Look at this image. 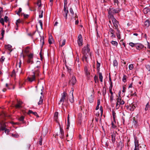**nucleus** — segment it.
I'll return each mask as SVG.
<instances>
[{
    "label": "nucleus",
    "instance_id": "1",
    "mask_svg": "<svg viewBox=\"0 0 150 150\" xmlns=\"http://www.w3.org/2000/svg\"><path fill=\"white\" fill-rule=\"evenodd\" d=\"M89 45H87L86 46L84 47L83 48L82 52L84 56L83 60H85L87 61V59L89 55L90 57L91 56V54L89 52L90 49L89 48Z\"/></svg>",
    "mask_w": 150,
    "mask_h": 150
},
{
    "label": "nucleus",
    "instance_id": "2",
    "mask_svg": "<svg viewBox=\"0 0 150 150\" xmlns=\"http://www.w3.org/2000/svg\"><path fill=\"white\" fill-rule=\"evenodd\" d=\"M39 69V66H37L35 68V72H33V74L30 75V77H28V79L29 81L30 82L35 80V77L39 75L38 71Z\"/></svg>",
    "mask_w": 150,
    "mask_h": 150
},
{
    "label": "nucleus",
    "instance_id": "3",
    "mask_svg": "<svg viewBox=\"0 0 150 150\" xmlns=\"http://www.w3.org/2000/svg\"><path fill=\"white\" fill-rule=\"evenodd\" d=\"M112 22L116 30L117 36L118 38L120 40L121 39V37L120 36V32L118 29L117 28L118 25V22L116 20V19L114 18L113 17H112Z\"/></svg>",
    "mask_w": 150,
    "mask_h": 150
},
{
    "label": "nucleus",
    "instance_id": "4",
    "mask_svg": "<svg viewBox=\"0 0 150 150\" xmlns=\"http://www.w3.org/2000/svg\"><path fill=\"white\" fill-rule=\"evenodd\" d=\"M121 94V92L120 91L118 93V96H117V98L116 100L117 103L116 108L117 109L119 108L120 105H123L125 103L124 102L123 100H122Z\"/></svg>",
    "mask_w": 150,
    "mask_h": 150
},
{
    "label": "nucleus",
    "instance_id": "5",
    "mask_svg": "<svg viewBox=\"0 0 150 150\" xmlns=\"http://www.w3.org/2000/svg\"><path fill=\"white\" fill-rule=\"evenodd\" d=\"M120 11V9L117 8L116 9H114L113 8L110 9L109 10V11L108 13L109 14V18H110V20H109V22L110 23H111V21L112 20V17L114 18L113 16V14L115 13H118Z\"/></svg>",
    "mask_w": 150,
    "mask_h": 150
},
{
    "label": "nucleus",
    "instance_id": "6",
    "mask_svg": "<svg viewBox=\"0 0 150 150\" xmlns=\"http://www.w3.org/2000/svg\"><path fill=\"white\" fill-rule=\"evenodd\" d=\"M77 42L79 46H81L82 45L83 39L82 36L81 35H79L78 36Z\"/></svg>",
    "mask_w": 150,
    "mask_h": 150
},
{
    "label": "nucleus",
    "instance_id": "7",
    "mask_svg": "<svg viewBox=\"0 0 150 150\" xmlns=\"http://www.w3.org/2000/svg\"><path fill=\"white\" fill-rule=\"evenodd\" d=\"M76 82V79L74 76H73L71 80L69 81V83L70 85H74Z\"/></svg>",
    "mask_w": 150,
    "mask_h": 150
},
{
    "label": "nucleus",
    "instance_id": "8",
    "mask_svg": "<svg viewBox=\"0 0 150 150\" xmlns=\"http://www.w3.org/2000/svg\"><path fill=\"white\" fill-rule=\"evenodd\" d=\"M135 47L137 50H140L143 48V45L139 43H135Z\"/></svg>",
    "mask_w": 150,
    "mask_h": 150
},
{
    "label": "nucleus",
    "instance_id": "9",
    "mask_svg": "<svg viewBox=\"0 0 150 150\" xmlns=\"http://www.w3.org/2000/svg\"><path fill=\"white\" fill-rule=\"evenodd\" d=\"M67 94L65 92H64L62 95V97L60 100V102H63L65 99V97L66 96Z\"/></svg>",
    "mask_w": 150,
    "mask_h": 150
},
{
    "label": "nucleus",
    "instance_id": "10",
    "mask_svg": "<svg viewBox=\"0 0 150 150\" xmlns=\"http://www.w3.org/2000/svg\"><path fill=\"white\" fill-rule=\"evenodd\" d=\"M42 92L40 93L41 96H40L39 101L38 103V104L39 105L42 104V103L43 98V96L42 95Z\"/></svg>",
    "mask_w": 150,
    "mask_h": 150
},
{
    "label": "nucleus",
    "instance_id": "11",
    "mask_svg": "<svg viewBox=\"0 0 150 150\" xmlns=\"http://www.w3.org/2000/svg\"><path fill=\"white\" fill-rule=\"evenodd\" d=\"M73 90L71 91L69 93V95L71 97V99H70L69 100L71 103L74 102L73 96Z\"/></svg>",
    "mask_w": 150,
    "mask_h": 150
},
{
    "label": "nucleus",
    "instance_id": "12",
    "mask_svg": "<svg viewBox=\"0 0 150 150\" xmlns=\"http://www.w3.org/2000/svg\"><path fill=\"white\" fill-rule=\"evenodd\" d=\"M12 46L10 45H5V48L6 49L8 50L11 52L12 51L11 50Z\"/></svg>",
    "mask_w": 150,
    "mask_h": 150
},
{
    "label": "nucleus",
    "instance_id": "13",
    "mask_svg": "<svg viewBox=\"0 0 150 150\" xmlns=\"http://www.w3.org/2000/svg\"><path fill=\"white\" fill-rule=\"evenodd\" d=\"M111 136L112 137V141L113 143H114L115 142V135L114 133H111Z\"/></svg>",
    "mask_w": 150,
    "mask_h": 150
},
{
    "label": "nucleus",
    "instance_id": "14",
    "mask_svg": "<svg viewBox=\"0 0 150 150\" xmlns=\"http://www.w3.org/2000/svg\"><path fill=\"white\" fill-rule=\"evenodd\" d=\"M100 113H99L98 112L97 113H96V115L97 116H98V117L99 116L100 114H101V115H102V113H103V110L101 106H100Z\"/></svg>",
    "mask_w": 150,
    "mask_h": 150
},
{
    "label": "nucleus",
    "instance_id": "15",
    "mask_svg": "<svg viewBox=\"0 0 150 150\" xmlns=\"http://www.w3.org/2000/svg\"><path fill=\"white\" fill-rule=\"evenodd\" d=\"M123 146V145L121 142H120L118 144V147L120 149V150H121L122 147Z\"/></svg>",
    "mask_w": 150,
    "mask_h": 150
},
{
    "label": "nucleus",
    "instance_id": "16",
    "mask_svg": "<svg viewBox=\"0 0 150 150\" xmlns=\"http://www.w3.org/2000/svg\"><path fill=\"white\" fill-rule=\"evenodd\" d=\"M28 113L29 114H32L36 116H38V114L37 112H33L31 110H29L28 112Z\"/></svg>",
    "mask_w": 150,
    "mask_h": 150
},
{
    "label": "nucleus",
    "instance_id": "17",
    "mask_svg": "<svg viewBox=\"0 0 150 150\" xmlns=\"http://www.w3.org/2000/svg\"><path fill=\"white\" fill-rule=\"evenodd\" d=\"M134 144L135 147H139L138 140L136 138H134Z\"/></svg>",
    "mask_w": 150,
    "mask_h": 150
},
{
    "label": "nucleus",
    "instance_id": "18",
    "mask_svg": "<svg viewBox=\"0 0 150 150\" xmlns=\"http://www.w3.org/2000/svg\"><path fill=\"white\" fill-rule=\"evenodd\" d=\"M48 41L49 43L50 44L52 43L53 42V39L52 36L50 37Z\"/></svg>",
    "mask_w": 150,
    "mask_h": 150
},
{
    "label": "nucleus",
    "instance_id": "19",
    "mask_svg": "<svg viewBox=\"0 0 150 150\" xmlns=\"http://www.w3.org/2000/svg\"><path fill=\"white\" fill-rule=\"evenodd\" d=\"M66 42V40L65 39L63 40L62 42H59V44H60V45L62 47L65 44Z\"/></svg>",
    "mask_w": 150,
    "mask_h": 150
},
{
    "label": "nucleus",
    "instance_id": "20",
    "mask_svg": "<svg viewBox=\"0 0 150 150\" xmlns=\"http://www.w3.org/2000/svg\"><path fill=\"white\" fill-rule=\"evenodd\" d=\"M84 71L86 75L88 76L89 75V72L87 68L86 67H85Z\"/></svg>",
    "mask_w": 150,
    "mask_h": 150
},
{
    "label": "nucleus",
    "instance_id": "21",
    "mask_svg": "<svg viewBox=\"0 0 150 150\" xmlns=\"http://www.w3.org/2000/svg\"><path fill=\"white\" fill-rule=\"evenodd\" d=\"M144 25L147 27L149 26L150 25V23L149 21H146L144 23Z\"/></svg>",
    "mask_w": 150,
    "mask_h": 150
},
{
    "label": "nucleus",
    "instance_id": "22",
    "mask_svg": "<svg viewBox=\"0 0 150 150\" xmlns=\"http://www.w3.org/2000/svg\"><path fill=\"white\" fill-rule=\"evenodd\" d=\"M149 11V9L147 8H145L143 10V12L145 14L147 13Z\"/></svg>",
    "mask_w": 150,
    "mask_h": 150
},
{
    "label": "nucleus",
    "instance_id": "23",
    "mask_svg": "<svg viewBox=\"0 0 150 150\" xmlns=\"http://www.w3.org/2000/svg\"><path fill=\"white\" fill-rule=\"evenodd\" d=\"M100 104V101L99 99H98V102H97V105L96 106V110H97L99 108V106Z\"/></svg>",
    "mask_w": 150,
    "mask_h": 150
},
{
    "label": "nucleus",
    "instance_id": "24",
    "mask_svg": "<svg viewBox=\"0 0 150 150\" xmlns=\"http://www.w3.org/2000/svg\"><path fill=\"white\" fill-rule=\"evenodd\" d=\"M58 113L57 112H55L54 116V118L56 121H57V120L58 118Z\"/></svg>",
    "mask_w": 150,
    "mask_h": 150
},
{
    "label": "nucleus",
    "instance_id": "25",
    "mask_svg": "<svg viewBox=\"0 0 150 150\" xmlns=\"http://www.w3.org/2000/svg\"><path fill=\"white\" fill-rule=\"evenodd\" d=\"M111 43L113 45L117 46L118 45L117 42L116 41H112Z\"/></svg>",
    "mask_w": 150,
    "mask_h": 150
},
{
    "label": "nucleus",
    "instance_id": "26",
    "mask_svg": "<svg viewBox=\"0 0 150 150\" xmlns=\"http://www.w3.org/2000/svg\"><path fill=\"white\" fill-rule=\"evenodd\" d=\"M93 100V97L92 95H91L89 98V101L90 103H92Z\"/></svg>",
    "mask_w": 150,
    "mask_h": 150
},
{
    "label": "nucleus",
    "instance_id": "27",
    "mask_svg": "<svg viewBox=\"0 0 150 150\" xmlns=\"http://www.w3.org/2000/svg\"><path fill=\"white\" fill-rule=\"evenodd\" d=\"M99 78L101 82L103 81V76L101 73H100L99 74Z\"/></svg>",
    "mask_w": 150,
    "mask_h": 150
},
{
    "label": "nucleus",
    "instance_id": "28",
    "mask_svg": "<svg viewBox=\"0 0 150 150\" xmlns=\"http://www.w3.org/2000/svg\"><path fill=\"white\" fill-rule=\"evenodd\" d=\"M60 133L61 134V135H60V137L61 138H62L63 137L64 135V132L62 129L61 128L60 129Z\"/></svg>",
    "mask_w": 150,
    "mask_h": 150
},
{
    "label": "nucleus",
    "instance_id": "29",
    "mask_svg": "<svg viewBox=\"0 0 150 150\" xmlns=\"http://www.w3.org/2000/svg\"><path fill=\"white\" fill-rule=\"evenodd\" d=\"M22 104V102H19L18 104H17L16 105V108H20L21 107V105Z\"/></svg>",
    "mask_w": 150,
    "mask_h": 150
},
{
    "label": "nucleus",
    "instance_id": "30",
    "mask_svg": "<svg viewBox=\"0 0 150 150\" xmlns=\"http://www.w3.org/2000/svg\"><path fill=\"white\" fill-rule=\"evenodd\" d=\"M113 65L115 67H117L118 65V63L116 60H114L113 62Z\"/></svg>",
    "mask_w": 150,
    "mask_h": 150
},
{
    "label": "nucleus",
    "instance_id": "31",
    "mask_svg": "<svg viewBox=\"0 0 150 150\" xmlns=\"http://www.w3.org/2000/svg\"><path fill=\"white\" fill-rule=\"evenodd\" d=\"M67 6L66 5L64 6V12L65 13L67 14V13H68V11L66 9Z\"/></svg>",
    "mask_w": 150,
    "mask_h": 150
},
{
    "label": "nucleus",
    "instance_id": "32",
    "mask_svg": "<svg viewBox=\"0 0 150 150\" xmlns=\"http://www.w3.org/2000/svg\"><path fill=\"white\" fill-rule=\"evenodd\" d=\"M115 122H112L111 123L112 127L113 128H115L116 127V126L115 125Z\"/></svg>",
    "mask_w": 150,
    "mask_h": 150
},
{
    "label": "nucleus",
    "instance_id": "33",
    "mask_svg": "<svg viewBox=\"0 0 150 150\" xmlns=\"http://www.w3.org/2000/svg\"><path fill=\"white\" fill-rule=\"evenodd\" d=\"M134 68V66L132 64H131L129 65V70H132Z\"/></svg>",
    "mask_w": 150,
    "mask_h": 150
},
{
    "label": "nucleus",
    "instance_id": "34",
    "mask_svg": "<svg viewBox=\"0 0 150 150\" xmlns=\"http://www.w3.org/2000/svg\"><path fill=\"white\" fill-rule=\"evenodd\" d=\"M110 102L111 103H112V101L113 100V95H111L110 96Z\"/></svg>",
    "mask_w": 150,
    "mask_h": 150
},
{
    "label": "nucleus",
    "instance_id": "35",
    "mask_svg": "<svg viewBox=\"0 0 150 150\" xmlns=\"http://www.w3.org/2000/svg\"><path fill=\"white\" fill-rule=\"evenodd\" d=\"M4 33H5L4 30H2V32H1V35H2V37L1 38V40H2V38H3V37H4Z\"/></svg>",
    "mask_w": 150,
    "mask_h": 150
},
{
    "label": "nucleus",
    "instance_id": "36",
    "mask_svg": "<svg viewBox=\"0 0 150 150\" xmlns=\"http://www.w3.org/2000/svg\"><path fill=\"white\" fill-rule=\"evenodd\" d=\"M0 22L3 25H4V21L3 18H1L0 19Z\"/></svg>",
    "mask_w": 150,
    "mask_h": 150
},
{
    "label": "nucleus",
    "instance_id": "37",
    "mask_svg": "<svg viewBox=\"0 0 150 150\" xmlns=\"http://www.w3.org/2000/svg\"><path fill=\"white\" fill-rule=\"evenodd\" d=\"M37 5L38 6L40 7L41 5V1L40 0H38L37 2Z\"/></svg>",
    "mask_w": 150,
    "mask_h": 150
},
{
    "label": "nucleus",
    "instance_id": "38",
    "mask_svg": "<svg viewBox=\"0 0 150 150\" xmlns=\"http://www.w3.org/2000/svg\"><path fill=\"white\" fill-rule=\"evenodd\" d=\"M94 79L95 83H96L97 82H98V77L97 76H95Z\"/></svg>",
    "mask_w": 150,
    "mask_h": 150
},
{
    "label": "nucleus",
    "instance_id": "39",
    "mask_svg": "<svg viewBox=\"0 0 150 150\" xmlns=\"http://www.w3.org/2000/svg\"><path fill=\"white\" fill-rule=\"evenodd\" d=\"M29 48L28 47H26L25 50L24 52L26 53H27L29 51Z\"/></svg>",
    "mask_w": 150,
    "mask_h": 150
},
{
    "label": "nucleus",
    "instance_id": "40",
    "mask_svg": "<svg viewBox=\"0 0 150 150\" xmlns=\"http://www.w3.org/2000/svg\"><path fill=\"white\" fill-rule=\"evenodd\" d=\"M149 103H147L146 105V107L145 108V110L146 111L148 110V108L149 107Z\"/></svg>",
    "mask_w": 150,
    "mask_h": 150
},
{
    "label": "nucleus",
    "instance_id": "41",
    "mask_svg": "<svg viewBox=\"0 0 150 150\" xmlns=\"http://www.w3.org/2000/svg\"><path fill=\"white\" fill-rule=\"evenodd\" d=\"M126 78L127 76L126 75H124L122 79L123 81L124 82H126Z\"/></svg>",
    "mask_w": 150,
    "mask_h": 150
},
{
    "label": "nucleus",
    "instance_id": "42",
    "mask_svg": "<svg viewBox=\"0 0 150 150\" xmlns=\"http://www.w3.org/2000/svg\"><path fill=\"white\" fill-rule=\"evenodd\" d=\"M129 45L132 47H135V43H134L132 42H130L129 43Z\"/></svg>",
    "mask_w": 150,
    "mask_h": 150
},
{
    "label": "nucleus",
    "instance_id": "43",
    "mask_svg": "<svg viewBox=\"0 0 150 150\" xmlns=\"http://www.w3.org/2000/svg\"><path fill=\"white\" fill-rule=\"evenodd\" d=\"M40 42L43 45L44 44V39L43 37H41L40 38Z\"/></svg>",
    "mask_w": 150,
    "mask_h": 150
},
{
    "label": "nucleus",
    "instance_id": "44",
    "mask_svg": "<svg viewBox=\"0 0 150 150\" xmlns=\"http://www.w3.org/2000/svg\"><path fill=\"white\" fill-rule=\"evenodd\" d=\"M68 124L67 125V129H68V128H69V115H68Z\"/></svg>",
    "mask_w": 150,
    "mask_h": 150
},
{
    "label": "nucleus",
    "instance_id": "45",
    "mask_svg": "<svg viewBox=\"0 0 150 150\" xmlns=\"http://www.w3.org/2000/svg\"><path fill=\"white\" fill-rule=\"evenodd\" d=\"M39 23L40 24V25L41 28L42 29V21L41 20H40L39 21Z\"/></svg>",
    "mask_w": 150,
    "mask_h": 150
},
{
    "label": "nucleus",
    "instance_id": "46",
    "mask_svg": "<svg viewBox=\"0 0 150 150\" xmlns=\"http://www.w3.org/2000/svg\"><path fill=\"white\" fill-rule=\"evenodd\" d=\"M146 69L150 72V66L149 65H147L146 66Z\"/></svg>",
    "mask_w": 150,
    "mask_h": 150
},
{
    "label": "nucleus",
    "instance_id": "47",
    "mask_svg": "<svg viewBox=\"0 0 150 150\" xmlns=\"http://www.w3.org/2000/svg\"><path fill=\"white\" fill-rule=\"evenodd\" d=\"M43 11H42L41 13L39 15V17L40 18H42L43 17Z\"/></svg>",
    "mask_w": 150,
    "mask_h": 150
},
{
    "label": "nucleus",
    "instance_id": "48",
    "mask_svg": "<svg viewBox=\"0 0 150 150\" xmlns=\"http://www.w3.org/2000/svg\"><path fill=\"white\" fill-rule=\"evenodd\" d=\"M112 35L111 36V37L112 39H113L115 38V35L114 34V33L112 34Z\"/></svg>",
    "mask_w": 150,
    "mask_h": 150
},
{
    "label": "nucleus",
    "instance_id": "49",
    "mask_svg": "<svg viewBox=\"0 0 150 150\" xmlns=\"http://www.w3.org/2000/svg\"><path fill=\"white\" fill-rule=\"evenodd\" d=\"M131 107V105L130 106ZM135 108V106L133 105H132V108L130 109L131 110H133Z\"/></svg>",
    "mask_w": 150,
    "mask_h": 150
},
{
    "label": "nucleus",
    "instance_id": "50",
    "mask_svg": "<svg viewBox=\"0 0 150 150\" xmlns=\"http://www.w3.org/2000/svg\"><path fill=\"white\" fill-rule=\"evenodd\" d=\"M70 12L72 15H73L74 14V12L72 8H70Z\"/></svg>",
    "mask_w": 150,
    "mask_h": 150
},
{
    "label": "nucleus",
    "instance_id": "51",
    "mask_svg": "<svg viewBox=\"0 0 150 150\" xmlns=\"http://www.w3.org/2000/svg\"><path fill=\"white\" fill-rule=\"evenodd\" d=\"M67 13H67V14H66V13H64L63 14V15H64V17L66 19H67Z\"/></svg>",
    "mask_w": 150,
    "mask_h": 150
},
{
    "label": "nucleus",
    "instance_id": "52",
    "mask_svg": "<svg viewBox=\"0 0 150 150\" xmlns=\"http://www.w3.org/2000/svg\"><path fill=\"white\" fill-rule=\"evenodd\" d=\"M24 119V117L23 116H22L20 117V118H19V120L20 121H22Z\"/></svg>",
    "mask_w": 150,
    "mask_h": 150
},
{
    "label": "nucleus",
    "instance_id": "53",
    "mask_svg": "<svg viewBox=\"0 0 150 150\" xmlns=\"http://www.w3.org/2000/svg\"><path fill=\"white\" fill-rule=\"evenodd\" d=\"M20 23V20L18 19V20H17L16 21V24L17 25V26H18V24L19 23Z\"/></svg>",
    "mask_w": 150,
    "mask_h": 150
},
{
    "label": "nucleus",
    "instance_id": "54",
    "mask_svg": "<svg viewBox=\"0 0 150 150\" xmlns=\"http://www.w3.org/2000/svg\"><path fill=\"white\" fill-rule=\"evenodd\" d=\"M28 57L30 59L33 57V54H31L28 55Z\"/></svg>",
    "mask_w": 150,
    "mask_h": 150
},
{
    "label": "nucleus",
    "instance_id": "55",
    "mask_svg": "<svg viewBox=\"0 0 150 150\" xmlns=\"http://www.w3.org/2000/svg\"><path fill=\"white\" fill-rule=\"evenodd\" d=\"M110 32L111 33V34L114 33V30L112 28H111L110 29Z\"/></svg>",
    "mask_w": 150,
    "mask_h": 150
},
{
    "label": "nucleus",
    "instance_id": "56",
    "mask_svg": "<svg viewBox=\"0 0 150 150\" xmlns=\"http://www.w3.org/2000/svg\"><path fill=\"white\" fill-rule=\"evenodd\" d=\"M8 17L6 16H5L4 17V20H5V22H7L8 21Z\"/></svg>",
    "mask_w": 150,
    "mask_h": 150
},
{
    "label": "nucleus",
    "instance_id": "57",
    "mask_svg": "<svg viewBox=\"0 0 150 150\" xmlns=\"http://www.w3.org/2000/svg\"><path fill=\"white\" fill-rule=\"evenodd\" d=\"M21 62H19V63H18V64H17V65H16L17 67H20V65H21Z\"/></svg>",
    "mask_w": 150,
    "mask_h": 150
},
{
    "label": "nucleus",
    "instance_id": "58",
    "mask_svg": "<svg viewBox=\"0 0 150 150\" xmlns=\"http://www.w3.org/2000/svg\"><path fill=\"white\" fill-rule=\"evenodd\" d=\"M21 11H22L21 8H19V9L18 11V12L17 14H18L19 13H20L21 12Z\"/></svg>",
    "mask_w": 150,
    "mask_h": 150
},
{
    "label": "nucleus",
    "instance_id": "59",
    "mask_svg": "<svg viewBox=\"0 0 150 150\" xmlns=\"http://www.w3.org/2000/svg\"><path fill=\"white\" fill-rule=\"evenodd\" d=\"M42 138H40L39 142H40V144L41 145H42Z\"/></svg>",
    "mask_w": 150,
    "mask_h": 150
},
{
    "label": "nucleus",
    "instance_id": "60",
    "mask_svg": "<svg viewBox=\"0 0 150 150\" xmlns=\"http://www.w3.org/2000/svg\"><path fill=\"white\" fill-rule=\"evenodd\" d=\"M100 64L98 63V62H97V67L98 68H99L100 67Z\"/></svg>",
    "mask_w": 150,
    "mask_h": 150
},
{
    "label": "nucleus",
    "instance_id": "61",
    "mask_svg": "<svg viewBox=\"0 0 150 150\" xmlns=\"http://www.w3.org/2000/svg\"><path fill=\"white\" fill-rule=\"evenodd\" d=\"M114 1V2L115 3H116L117 4H118V0H113Z\"/></svg>",
    "mask_w": 150,
    "mask_h": 150
},
{
    "label": "nucleus",
    "instance_id": "62",
    "mask_svg": "<svg viewBox=\"0 0 150 150\" xmlns=\"http://www.w3.org/2000/svg\"><path fill=\"white\" fill-rule=\"evenodd\" d=\"M67 0H65L64 3V5H66L67 6Z\"/></svg>",
    "mask_w": 150,
    "mask_h": 150
},
{
    "label": "nucleus",
    "instance_id": "63",
    "mask_svg": "<svg viewBox=\"0 0 150 150\" xmlns=\"http://www.w3.org/2000/svg\"><path fill=\"white\" fill-rule=\"evenodd\" d=\"M110 92L111 94V95H113V93L112 91V89L111 88H110Z\"/></svg>",
    "mask_w": 150,
    "mask_h": 150
},
{
    "label": "nucleus",
    "instance_id": "64",
    "mask_svg": "<svg viewBox=\"0 0 150 150\" xmlns=\"http://www.w3.org/2000/svg\"><path fill=\"white\" fill-rule=\"evenodd\" d=\"M148 47L150 49V44L148 42Z\"/></svg>",
    "mask_w": 150,
    "mask_h": 150
}]
</instances>
